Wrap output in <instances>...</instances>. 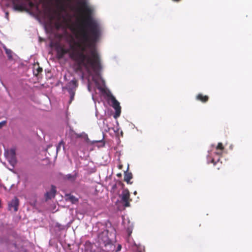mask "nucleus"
<instances>
[{"instance_id":"f8f14e48","label":"nucleus","mask_w":252,"mask_h":252,"mask_svg":"<svg viewBox=\"0 0 252 252\" xmlns=\"http://www.w3.org/2000/svg\"><path fill=\"white\" fill-rule=\"evenodd\" d=\"M42 72V68L40 67L39 64H34L33 66V72L34 75L37 76Z\"/></svg>"},{"instance_id":"f257e3e1","label":"nucleus","mask_w":252,"mask_h":252,"mask_svg":"<svg viewBox=\"0 0 252 252\" xmlns=\"http://www.w3.org/2000/svg\"><path fill=\"white\" fill-rule=\"evenodd\" d=\"M78 10L83 14V19L74 29L75 37L78 41L70 45L72 51L69 58L77 63V71L81 70V66L85 67L90 73V68L97 73L101 69L100 59L95 47L101 33L98 22L93 17L94 9L86 0L78 1Z\"/></svg>"},{"instance_id":"a878e982","label":"nucleus","mask_w":252,"mask_h":252,"mask_svg":"<svg viewBox=\"0 0 252 252\" xmlns=\"http://www.w3.org/2000/svg\"><path fill=\"white\" fill-rule=\"evenodd\" d=\"M117 176L118 177H122V174L121 173H118L117 174Z\"/></svg>"},{"instance_id":"2f4dec72","label":"nucleus","mask_w":252,"mask_h":252,"mask_svg":"<svg viewBox=\"0 0 252 252\" xmlns=\"http://www.w3.org/2000/svg\"><path fill=\"white\" fill-rule=\"evenodd\" d=\"M3 188H4V189L5 190H6V189H6V187H5V186H3Z\"/></svg>"},{"instance_id":"9d476101","label":"nucleus","mask_w":252,"mask_h":252,"mask_svg":"<svg viewBox=\"0 0 252 252\" xmlns=\"http://www.w3.org/2000/svg\"><path fill=\"white\" fill-rule=\"evenodd\" d=\"M133 176L131 172L125 171L124 173V181L127 184H131L132 183L130 180L132 178Z\"/></svg>"},{"instance_id":"423d86ee","label":"nucleus","mask_w":252,"mask_h":252,"mask_svg":"<svg viewBox=\"0 0 252 252\" xmlns=\"http://www.w3.org/2000/svg\"><path fill=\"white\" fill-rule=\"evenodd\" d=\"M102 245L104 247V250L106 251H111L113 250V245L112 241L107 237H105L102 240Z\"/></svg>"},{"instance_id":"473e14b6","label":"nucleus","mask_w":252,"mask_h":252,"mask_svg":"<svg viewBox=\"0 0 252 252\" xmlns=\"http://www.w3.org/2000/svg\"><path fill=\"white\" fill-rule=\"evenodd\" d=\"M220 160V158H219L218 159H217V162L219 161Z\"/></svg>"},{"instance_id":"20e7f679","label":"nucleus","mask_w":252,"mask_h":252,"mask_svg":"<svg viewBox=\"0 0 252 252\" xmlns=\"http://www.w3.org/2000/svg\"><path fill=\"white\" fill-rule=\"evenodd\" d=\"M108 98V101L111 102V106L115 110L114 117L116 119L120 116L121 113V107L120 103L112 94L109 95Z\"/></svg>"},{"instance_id":"0eeeda50","label":"nucleus","mask_w":252,"mask_h":252,"mask_svg":"<svg viewBox=\"0 0 252 252\" xmlns=\"http://www.w3.org/2000/svg\"><path fill=\"white\" fill-rule=\"evenodd\" d=\"M72 51V50L70 48L69 49H65L62 47H60L57 49V57L59 59H62L64 56L67 54L69 53V55H70V53Z\"/></svg>"},{"instance_id":"c9c22d12","label":"nucleus","mask_w":252,"mask_h":252,"mask_svg":"<svg viewBox=\"0 0 252 252\" xmlns=\"http://www.w3.org/2000/svg\"><path fill=\"white\" fill-rule=\"evenodd\" d=\"M120 184H122V185H123V183H122V182H120Z\"/></svg>"},{"instance_id":"7ed1b4c3","label":"nucleus","mask_w":252,"mask_h":252,"mask_svg":"<svg viewBox=\"0 0 252 252\" xmlns=\"http://www.w3.org/2000/svg\"><path fill=\"white\" fill-rule=\"evenodd\" d=\"M6 154V153H5ZM6 157L8 159V163H4L5 166L14 173H16L15 168L16 165V148H13L6 153Z\"/></svg>"},{"instance_id":"c756f323","label":"nucleus","mask_w":252,"mask_h":252,"mask_svg":"<svg viewBox=\"0 0 252 252\" xmlns=\"http://www.w3.org/2000/svg\"><path fill=\"white\" fill-rule=\"evenodd\" d=\"M16 201H17V206L18 205V200L17 199L16 200Z\"/></svg>"},{"instance_id":"f3484780","label":"nucleus","mask_w":252,"mask_h":252,"mask_svg":"<svg viewBox=\"0 0 252 252\" xmlns=\"http://www.w3.org/2000/svg\"><path fill=\"white\" fill-rule=\"evenodd\" d=\"M75 91H76V89L75 88H69L68 89V92L70 95H75Z\"/></svg>"},{"instance_id":"bb28decb","label":"nucleus","mask_w":252,"mask_h":252,"mask_svg":"<svg viewBox=\"0 0 252 252\" xmlns=\"http://www.w3.org/2000/svg\"><path fill=\"white\" fill-rule=\"evenodd\" d=\"M5 17L6 18H8V12H5Z\"/></svg>"},{"instance_id":"7c9ffc66","label":"nucleus","mask_w":252,"mask_h":252,"mask_svg":"<svg viewBox=\"0 0 252 252\" xmlns=\"http://www.w3.org/2000/svg\"><path fill=\"white\" fill-rule=\"evenodd\" d=\"M134 194L135 195L137 194V191H135L134 192Z\"/></svg>"},{"instance_id":"a211bd4d","label":"nucleus","mask_w":252,"mask_h":252,"mask_svg":"<svg viewBox=\"0 0 252 252\" xmlns=\"http://www.w3.org/2000/svg\"><path fill=\"white\" fill-rule=\"evenodd\" d=\"M17 252H28V251L27 249L22 246L21 248H18V250H17Z\"/></svg>"},{"instance_id":"4be33fe9","label":"nucleus","mask_w":252,"mask_h":252,"mask_svg":"<svg viewBox=\"0 0 252 252\" xmlns=\"http://www.w3.org/2000/svg\"><path fill=\"white\" fill-rule=\"evenodd\" d=\"M211 162L214 163V165H215L217 163V162L215 161V159L212 158L211 160Z\"/></svg>"},{"instance_id":"39448f33","label":"nucleus","mask_w":252,"mask_h":252,"mask_svg":"<svg viewBox=\"0 0 252 252\" xmlns=\"http://www.w3.org/2000/svg\"><path fill=\"white\" fill-rule=\"evenodd\" d=\"M120 197L125 207L130 206V201H131V199L130 198V193L128 189L123 190Z\"/></svg>"},{"instance_id":"5701e85b","label":"nucleus","mask_w":252,"mask_h":252,"mask_svg":"<svg viewBox=\"0 0 252 252\" xmlns=\"http://www.w3.org/2000/svg\"><path fill=\"white\" fill-rule=\"evenodd\" d=\"M123 165H122V164H119V165H118V168H119V169H122L123 168Z\"/></svg>"},{"instance_id":"ddd939ff","label":"nucleus","mask_w":252,"mask_h":252,"mask_svg":"<svg viewBox=\"0 0 252 252\" xmlns=\"http://www.w3.org/2000/svg\"><path fill=\"white\" fill-rule=\"evenodd\" d=\"M66 200L70 201L72 204H75L78 201V198L70 194L66 195Z\"/></svg>"},{"instance_id":"b1692460","label":"nucleus","mask_w":252,"mask_h":252,"mask_svg":"<svg viewBox=\"0 0 252 252\" xmlns=\"http://www.w3.org/2000/svg\"><path fill=\"white\" fill-rule=\"evenodd\" d=\"M2 47L4 49V50H6V49H7L8 48H6L5 45L2 44Z\"/></svg>"},{"instance_id":"9b49d317","label":"nucleus","mask_w":252,"mask_h":252,"mask_svg":"<svg viewBox=\"0 0 252 252\" xmlns=\"http://www.w3.org/2000/svg\"><path fill=\"white\" fill-rule=\"evenodd\" d=\"M196 99L198 100L201 101L203 103H206L208 101L209 97L208 95H204L201 94H199L196 95Z\"/></svg>"},{"instance_id":"cd10ccee","label":"nucleus","mask_w":252,"mask_h":252,"mask_svg":"<svg viewBox=\"0 0 252 252\" xmlns=\"http://www.w3.org/2000/svg\"><path fill=\"white\" fill-rule=\"evenodd\" d=\"M172 0L174 1H175V2H179L181 0Z\"/></svg>"},{"instance_id":"6e6552de","label":"nucleus","mask_w":252,"mask_h":252,"mask_svg":"<svg viewBox=\"0 0 252 252\" xmlns=\"http://www.w3.org/2000/svg\"><path fill=\"white\" fill-rule=\"evenodd\" d=\"M56 192V187L52 186L51 190L46 193L45 196L46 200L51 199L54 198Z\"/></svg>"},{"instance_id":"c85d7f7f","label":"nucleus","mask_w":252,"mask_h":252,"mask_svg":"<svg viewBox=\"0 0 252 252\" xmlns=\"http://www.w3.org/2000/svg\"><path fill=\"white\" fill-rule=\"evenodd\" d=\"M14 184L10 186V189L11 188H12L13 187H14Z\"/></svg>"},{"instance_id":"aec40b11","label":"nucleus","mask_w":252,"mask_h":252,"mask_svg":"<svg viewBox=\"0 0 252 252\" xmlns=\"http://www.w3.org/2000/svg\"><path fill=\"white\" fill-rule=\"evenodd\" d=\"M6 123V121H3L0 122V128H2Z\"/></svg>"},{"instance_id":"6ab92c4d","label":"nucleus","mask_w":252,"mask_h":252,"mask_svg":"<svg viewBox=\"0 0 252 252\" xmlns=\"http://www.w3.org/2000/svg\"><path fill=\"white\" fill-rule=\"evenodd\" d=\"M137 252H145L144 247L139 246L137 248Z\"/></svg>"},{"instance_id":"4468645a","label":"nucleus","mask_w":252,"mask_h":252,"mask_svg":"<svg viewBox=\"0 0 252 252\" xmlns=\"http://www.w3.org/2000/svg\"><path fill=\"white\" fill-rule=\"evenodd\" d=\"M224 148L221 143H219L217 147L216 150H220V151L215 152L216 154L220 156L222 154V151L224 150Z\"/></svg>"},{"instance_id":"72a5a7b5","label":"nucleus","mask_w":252,"mask_h":252,"mask_svg":"<svg viewBox=\"0 0 252 252\" xmlns=\"http://www.w3.org/2000/svg\"><path fill=\"white\" fill-rule=\"evenodd\" d=\"M119 248L121 249V246H119Z\"/></svg>"},{"instance_id":"f704fd0d","label":"nucleus","mask_w":252,"mask_h":252,"mask_svg":"<svg viewBox=\"0 0 252 252\" xmlns=\"http://www.w3.org/2000/svg\"><path fill=\"white\" fill-rule=\"evenodd\" d=\"M120 184H122V185H123V183H122V182H120Z\"/></svg>"},{"instance_id":"393cba45","label":"nucleus","mask_w":252,"mask_h":252,"mask_svg":"<svg viewBox=\"0 0 252 252\" xmlns=\"http://www.w3.org/2000/svg\"><path fill=\"white\" fill-rule=\"evenodd\" d=\"M67 177L68 179H71L72 177V175H71L70 174L67 175Z\"/></svg>"},{"instance_id":"412c9836","label":"nucleus","mask_w":252,"mask_h":252,"mask_svg":"<svg viewBox=\"0 0 252 252\" xmlns=\"http://www.w3.org/2000/svg\"><path fill=\"white\" fill-rule=\"evenodd\" d=\"M74 95H70L69 103H70L74 99Z\"/></svg>"},{"instance_id":"2eb2a0df","label":"nucleus","mask_w":252,"mask_h":252,"mask_svg":"<svg viewBox=\"0 0 252 252\" xmlns=\"http://www.w3.org/2000/svg\"><path fill=\"white\" fill-rule=\"evenodd\" d=\"M69 85L72 86L71 88L76 89L78 86L77 81L75 79L72 80L69 83Z\"/></svg>"},{"instance_id":"dca6fc26","label":"nucleus","mask_w":252,"mask_h":252,"mask_svg":"<svg viewBox=\"0 0 252 252\" xmlns=\"http://www.w3.org/2000/svg\"><path fill=\"white\" fill-rule=\"evenodd\" d=\"M5 53L7 56V57L9 60H12V51L9 49H6L5 50Z\"/></svg>"},{"instance_id":"1a4fd4ad","label":"nucleus","mask_w":252,"mask_h":252,"mask_svg":"<svg viewBox=\"0 0 252 252\" xmlns=\"http://www.w3.org/2000/svg\"><path fill=\"white\" fill-rule=\"evenodd\" d=\"M8 209L11 212L16 211V196H15L11 202H9Z\"/></svg>"},{"instance_id":"f03ea898","label":"nucleus","mask_w":252,"mask_h":252,"mask_svg":"<svg viewBox=\"0 0 252 252\" xmlns=\"http://www.w3.org/2000/svg\"><path fill=\"white\" fill-rule=\"evenodd\" d=\"M40 3V0H25L22 5L17 2V10L23 9L27 11L34 10L37 12L39 11Z\"/></svg>"}]
</instances>
